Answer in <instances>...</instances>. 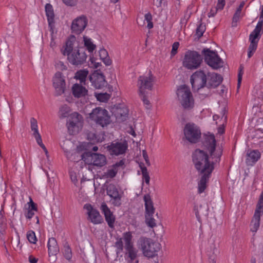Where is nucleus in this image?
<instances>
[{"label":"nucleus","instance_id":"8fccbe9b","mask_svg":"<svg viewBox=\"0 0 263 263\" xmlns=\"http://www.w3.org/2000/svg\"><path fill=\"white\" fill-rule=\"evenodd\" d=\"M55 68L57 70L65 71L67 69V66L65 63L62 61H57L55 64Z\"/></svg>","mask_w":263,"mask_h":263},{"label":"nucleus","instance_id":"680f3d73","mask_svg":"<svg viewBox=\"0 0 263 263\" xmlns=\"http://www.w3.org/2000/svg\"><path fill=\"white\" fill-rule=\"evenodd\" d=\"M217 9L215 10V9H211L210 12L208 14V17H213L216 13L217 12Z\"/></svg>","mask_w":263,"mask_h":263},{"label":"nucleus","instance_id":"4c0bfd02","mask_svg":"<svg viewBox=\"0 0 263 263\" xmlns=\"http://www.w3.org/2000/svg\"><path fill=\"white\" fill-rule=\"evenodd\" d=\"M47 246L49 253H55L58 251L57 240L53 237L49 238Z\"/></svg>","mask_w":263,"mask_h":263},{"label":"nucleus","instance_id":"0e129e2a","mask_svg":"<svg viewBox=\"0 0 263 263\" xmlns=\"http://www.w3.org/2000/svg\"><path fill=\"white\" fill-rule=\"evenodd\" d=\"M224 132V128L223 126H221L218 127V133L219 134H222Z\"/></svg>","mask_w":263,"mask_h":263},{"label":"nucleus","instance_id":"1a4fd4ad","mask_svg":"<svg viewBox=\"0 0 263 263\" xmlns=\"http://www.w3.org/2000/svg\"><path fill=\"white\" fill-rule=\"evenodd\" d=\"M262 22L258 21L255 29L251 33L249 36L250 44L248 48V57L250 58L255 52L258 41L260 38V32L262 29Z\"/></svg>","mask_w":263,"mask_h":263},{"label":"nucleus","instance_id":"de8ad7c7","mask_svg":"<svg viewBox=\"0 0 263 263\" xmlns=\"http://www.w3.org/2000/svg\"><path fill=\"white\" fill-rule=\"evenodd\" d=\"M27 239H28V241L30 243H35L36 241H37V239H36V236H35V234L32 231H29L27 233Z\"/></svg>","mask_w":263,"mask_h":263},{"label":"nucleus","instance_id":"39448f33","mask_svg":"<svg viewBox=\"0 0 263 263\" xmlns=\"http://www.w3.org/2000/svg\"><path fill=\"white\" fill-rule=\"evenodd\" d=\"M177 100L185 109H191L194 106L195 101L189 87L185 85L180 86L176 90Z\"/></svg>","mask_w":263,"mask_h":263},{"label":"nucleus","instance_id":"79ce46f5","mask_svg":"<svg viewBox=\"0 0 263 263\" xmlns=\"http://www.w3.org/2000/svg\"><path fill=\"white\" fill-rule=\"evenodd\" d=\"M245 2H243V1L241 2L239 7L237 8V9L233 16V23L234 22L236 23L239 21V20L240 17L241 12L242 8L243 7V6L245 5Z\"/></svg>","mask_w":263,"mask_h":263},{"label":"nucleus","instance_id":"49530a36","mask_svg":"<svg viewBox=\"0 0 263 263\" xmlns=\"http://www.w3.org/2000/svg\"><path fill=\"white\" fill-rule=\"evenodd\" d=\"M141 168L143 180L145 181L146 184L148 185L149 184L150 177L147 172V170L145 166H141Z\"/></svg>","mask_w":263,"mask_h":263},{"label":"nucleus","instance_id":"9b49d317","mask_svg":"<svg viewBox=\"0 0 263 263\" xmlns=\"http://www.w3.org/2000/svg\"><path fill=\"white\" fill-rule=\"evenodd\" d=\"M183 132L185 139L191 143H196L201 138L200 129L194 123L186 124Z\"/></svg>","mask_w":263,"mask_h":263},{"label":"nucleus","instance_id":"6ab92c4d","mask_svg":"<svg viewBox=\"0 0 263 263\" xmlns=\"http://www.w3.org/2000/svg\"><path fill=\"white\" fill-rule=\"evenodd\" d=\"M30 126L32 135L35 139L37 143L42 148L47 157L48 158L49 155L48 151L45 145L43 143L41 136L39 131L37 121L35 118H31L30 119Z\"/></svg>","mask_w":263,"mask_h":263},{"label":"nucleus","instance_id":"20e7f679","mask_svg":"<svg viewBox=\"0 0 263 263\" xmlns=\"http://www.w3.org/2000/svg\"><path fill=\"white\" fill-rule=\"evenodd\" d=\"M155 81L156 77L151 70L140 76L138 79L137 86L139 96L145 105V107L148 109L151 107L148 100L149 95L148 91L153 90Z\"/></svg>","mask_w":263,"mask_h":263},{"label":"nucleus","instance_id":"bf43d9fd","mask_svg":"<svg viewBox=\"0 0 263 263\" xmlns=\"http://www.w3.org/2000/svg\"><path fill=\"white\" fill-rule=\"evenodd\" d=\"M50 32H51V42L50 43V46L52 49H54L57 46V44L54 40V37L53 36L54 32L53 33H52V31H50Z\"/></svg>","mask_w":263,"mask_h":263},{"label":"nucleus","instance_id":"ea45409f","mask_svg":"<svg viewBox=\"0 0 263 263\" xmlns=\"http://www.w3.org/2000/svg\"><path fill=\"white\" fill-rule=\"evenodd\" d=\"M89 65L90 67L97 68L101 66V63L93 54L90 55Z\"/></svg>","mask_w":263,"mask_h":263},{"label":"nucleus","instance_id":"2eb2a0df","mask_svg":"<svg viewBox=\"0 0 263 263\" xmlns=\"http://www.w3.org/2000/svg\"><path fill=\"white\" fill-rule=\"evenodd\" d=\"M88 24V19L84 15H81L76 17L71 22L70 29L73 33L80 34L86 28Z\"/></svg>","mask_w":263,"mask_h":263},{"label":"nucleus","instance_id":"338daca9","mask_svg":"<svg viewBox=\"0 0 263 263\" xmlns=\"http://www.w3.org/2000/svg\"><path fill=\"white\" fill-rule=\"evenodd\" d=\"M29 261L31 263H36L37 261V259L35 257H29Z\"/></svg>","mask_w":263,"mask_h":263},{"label":"nucleus","instance_id":"603ef678","mask_svg":"<svg viewBox=\"0 0 263 263\" xmlns=\"http://www.w3.org/2000/svg\"><path fill=\"white\" fill-rule=\"evenodd\" d=\"M179 47V42H176L173 43V44L172 45V51L171 52L172 57H173L175 54H176V53H177V50H178Z\"/></svg>","mask_w":263,"mask_h":263},{"label":"nucleus","instance_id":"4d7b16f0","mask_svg":"<svg viewBox=\"0 0 263 263\" xmlns=\"http://www.w3.org/2000/svg\"><path fill=\"white\" fill-rule=\"evenodd\" d=\"M142 156L145 161V163L147 166H149L151 165V163L149 160L148 156L147 154V152L145 150L142 151Z\"/></svg>","mask_w":263,"mask_h":263},{"label":"nucleus","instance_id":"09e8293b","mask_svg":"<svg viewBox=\"0 0 263 263\" xmlns=\"http://www.w3.org/2000/svg\"><path fill=\"white\" fill-rule=\"evenodd\" d=\"M144 20L147 23V27L148 29H152L153 27V23L152 22V16L151 13H147L144 15Z\"/></svg>","mask_w":263,"mask_h":263},{"label":"nucleus","instance_id":"58836bf2","mask_svg":"<svg viewBox=\"0 0 263 263\" xmlns=\"http://www.w3.org/2000/svg\"><path fill=\"white\" fill-rule=\"evenodd\" d=\"M62 253L64 257L68 261L71 260L72 257V251L70 246L68 244H65L64 246Z\"/></svg>","mask_w":263,"mask_h":263},{"label":"nucleus","instance_id":"6e6d98bb","mask_svg":"<svg viewBox=\"0 0 263 263\" xmlns=\"http://www.w3.org/2000/svg\"><path fill=\"white\" fill-rule=\"evenodd\" d=\"M62 2L66 5L72 7L77 4L78 0H62Z\"/></svg>","mask_w":263,"mask_h":263},{"label":"nucleus","instance_id":"f257e3e1","mask_svg":"<svg viewBox=\"0 0 263 263\" xmlns=\"http://www.w3.org/2000/svg\"><path fill=\"white\" fill-rule=\"evenodd\" d=\"M203 146L204 150L196 149L193 155V162L195 168L201 175L198 184V191L203 193L214 169V164L219 162L222 154L221 146L216 145L215 136L208 133L204 136Z\"/></svg>","mask_w":263,"mask_h":263},{"label":"nucleus","instance_id":"69168bd1","mask_svg":"<svg viewBox=\"0 0 263 263\" xmlns=\"http://www.w3.org/2000/svg\"><path fill=\"white\" fill-rule=\"evenodd\" d=\"M11 209L13 210V214H14V212L16 210V203L15 201H14L11 205Z\"/></svg>","mask_w":263,"mask_h":263},{"label":"nucleus","instance_id":"a19ab883","mask_svg":"<svg viewBox=\"0 0 263 263\" xmlns=\"http://www.w3.org/2000/svg\"><path fill=\"white\" fill-rule=\"evenodd\" d=\"M70 111V107L67 105L62 106L59 111V116L60 118H64L67 116Z\"/></svg>","mask_w":263,"mask_h":263},{"label":"nucleus","instance_id":"9d476101","mask_svg":"<svg viewBox=\"0 0 263 263\" xmlns=\"http://www.w3.org/2000/svg\"><path fill=\"white\" fill-rule=\"evenodd\" d=\"M83 120L82 116L77 112H73L70 116L67 126L69 133L75 135L80 132L83 127Z\"/></svg>","mask_w":263,"mask_h":263},{"label":"nucleus","instance_id":"b1692460","mask_svg":"<svg viewBox=\"0 0 263 263\" xmlns=\"http://www.w3.org/2000/svg\"><path fill=\"white\" fill-rule=\"evenodd\" d=\"M193 210L198 221L199 222L201 221L202 217H206L208 215V208L205 204L195 203Z\"/></svg>","mask_w":263,"mask_h":263},{"label":"nucleus","instance_id":"f3484780","mask_svg":"<svg viewBox=\"0 0 263 263\" xmlns=\"http://www.w3.org/2000/svg\"><path fill=\"white\" fill-rule=\"evenodd\" d=\"M52 84L58 95L64 93L66 89V81L63 74L57 72L52 78Z\"/></svg>","mask_w":263,"mask_h":263},{"label":"nucleus","instance_id":"a211bd4d","mask_svg":"<svg viewBox=\"0 0 263 263\" xmlns=\"http://www.w3.org/2000/svg\"><path fill=\"white\" fill-rule=\"evenodd\" d=\"M89 79L91 85L96 89H101L107 85L105 76L98 70L90 74Z\"/></svg>","mask_w":263,"mask_h":263},{"label":"nucleus","instance_id":"f704fd0d","mask_svg":"<svg viewBox=\"0 0 263 263\" xmlns=\"http://www.w3.org/2000/svg\"><path fill=\"white\" fill-rule=\"evenodd\" d=\"M88 73L89 71L87 69H81L76 72L74 78L77 80H79L81 83H84Z\"/></svg>","mask_w":263,"mask_h":263},{"label":"nucleus","instance_id":"f03ea898","mask_svg":"<svg viewBox=\"0 0 263 263\" xmlns=\"http://www.w3.org/2000/svg\"><path fill=\"white\" fill-rule=\"evenodd\" d=\"M61 146L66 156L70 161H78L79 158H81L88 165H92L99 168L105 166L107 163L106 158L103 154L85 152L80 155L81 152L88 149V144L85 142L80 143L74 152H71V151L62 145Z\"/></svg>","mask_w":263,"mask_h":263},{"label":"nucleus","instance_id":"4be33fe9","mask_svg":"<svg viewBox=\"0 0 263 263\" xmlns=\"http://www.w3.org/2000/svg\"><path fill=\"white\" fill-rule=\"evenodd\" d=\"M107 195L111 198L112 204L115 206L121 205V196L119 194L117 189L114 185L110 184L107 189Z\"/></svg>","mask_w":263,"mask_h":263},{"label":"nucleus","instance_id":"a878e982","mask_svg":"<svg viewBox=\"0 0 263 263\" xmlns=\"http://www.w3.org/2000/svg\"><path fill=\"white\" fill-rule=\"evenodd\" d=\"M71 91L73 96L77 98L84 97L88 94L87 89L82 85L78 83L74 84L72 85Z\"/></svg>","mask_w":263,"mask_h":263},{"label":"nucleus","instance_id":"7ed1b4c3","mask_svg":"<svg viewBox=\"0 0 263 263\" xmlns=\"http://www.w3.org/2000/svg\"><path fill=\"white\" fill-rule=\"evenodd\" d=\"M61 54L67 57L68 62L73 65H79L84 63L87 55L80 46L79 41L73 35H70L60 48Z\"/></svg>","mask_w":263,"mask_h":263},{"label":"nucleus","instance_id":"72a5a7b5","mask_svg":"<svg viewBox=\"0 0 263 263\" xmlns=\"http://www.w3.org/2000/svg\"><path fill=\"white\" fill-rule=\"evenodd\" d=\"M83 39L84 46L88 52L92 53L96 49V45L94 44L93 41L90 37L85 35L83 36Z\"/></svg>","mask_w":263,"mask_h":263},{"label":"nucleus","instance_id":"473e14b6","mask_svg":"<svg viewBox=\"0 0 263 263\" xmlns=\"http://www.w3.org/2000/svg\"><path fill=\"white\" fill-rule=\"evenodd\" d=\"M100 59L106 66H110L112 64V61L110 58L108 51L104 48H101L99 50Z\"/></svg>","mask_w":263,"mask_h":263},{"label":"nucleus","instance_id":"6e6552de","mask_svg":"<svg viewBox=\"0 0 263 263\" xmlns=\"http://www.w3.org/2000/svg\"><path fill=\"white\" fill-rule=\"evenodd\" d=\"M202 61V57L197 52L189 50L185 53L182 65L187 69H195L200 66Z\"/></svg>","mask_w":263,"mask_h":263},{"label":"nucleus","instance_id":"5fc2aeb1","mask_svg":"<svg viewBox=\"0 0 263 263\" xmlns=\"http://www.w3.org/2000/svg\"><path fill=\"white\" fill-rule=\"evenodd\" d=\"M256 209L263 210V191L261 192Z\"/></svg>","mask_w":263,"mask_h":263},{"label":"nucleus","instance_id":"aec40b11","mask_svg":"<svg viewBox=\"0 0 263 263\" xmlns=\"http://www.w3.org/2000/svg\"><path fill=\"white\" fill-rule=\"evenodd\" d=\"M84 209L86 211L88 219L93 224H97L101 223L103 219L100 214L99 211L95 209L91 204H86L84 206Z\"/></svg>","mask_w":263,"mask_h":263},{"label":"nucleus","instance_id":"0eeeda50","mask_svg":"<svg viewBox=\"0 0 263 263\" xmlns=\"http://www.w3.org/2000/svg\"><path fill=\"white\" fill-rule=\"evenodd\" d=\"M89 116L91 120L103 127L107 126L111 122L108 111L100 107L92 109Z\"/></svg>","mask_w":263,"mask_h":263},{"label":"nucleus","instance_id":"c85d7f7f","mask_svg":"<svg viewBox=\"0 0 263 263\" xmlns=\"http://www.w3.org/2000/svg\"><path fill=\"white\" fill-rule=\"evenodd\" d=\"M124 167V161L121 160L120 161L116 163L111 167L109 168L107 172L105 173L104 176L106 178H112L116 176L117 174L119 168L121 167L123 168Z\"/></svg>","mask_w":263,"mask_h":263},{"label":"nucleus","instance_id":"37998d69","mask_svg":"<svg viewBox=\"0 0 263 263\" xmlns=\"http://www.w3.org/2000/svg\"><path fill=\"white\" fill-rule=\"evenodd\" d=\"M95 97L97 100L101 102H107L110 98V95L108 93H95Z\"/></svg>","mask_w":263,"mask_h":263},{"label":"nucleus","instance_id":"ddd939ff","mask_svg":"<svg viewBox=\"0 0 263 263\" xmlns=\"http://www.w3.org/2000/svg\"><path fill=\"white\" fill-rule=\"evenodd\" d=\"M191 83L195 90L204 87L207 83V74L203 70H197L191 77Z\"/></svg>","mask_w":263,"mask_h":263},{"label":"nucleus","instance_id":"cd10ccee","mask_svg":"<svg viewBox=\"0 0 263 263\" xmlns=\"http://www.w3.org/2000/svg\"><path fill=\"white\" fill-rule=\"evenodd\" d=\"M222 81V78L220 74L214 72L207 73V82L210 87H217L220 85Z\"/></svg>","mask_w":263,"mask_h":263},{"label":"nucleus","instance_id":"c9c22d12","mask_svg":"<svg viewBox=\"0 0 263 263\" xmlns=\"http://www.w3.org/2000/svg\"><path fill=\"white\" fill-rule=\"evenodd\" d=\"M87 139L92 143H99L102 142L104 140V134L103 133L98 135L93 133H89L87 134Z\"/></svg>","mask_w":263,"mask_h":263},{"label":"nucleus","instance_id":"3c124183","mask_svg":"<svg viewBox=\"0 0 263 263\" xmlns=\"http://www.w3.org/2000/svg\"><path fill=\"white\" fill-rule=\"evenodd\" d=\"M205 30V26L203 24H200L196 29V34L198 37L202 36L203 33Z\"/></svg>","mask_w":263,"mask_h":263},{"label":"nucleus","instance_id":"c756f323","mask_svg":"<svg viewBox=\"0 0 263 263\" xmlns=\"http://www.w3.org/2000/svg\"><path fill=\"white\" fill-rule=\"evenodd\" d=\"M126 250L125 259L129 263H138L137 259L138 251L133 246L125 248Z\"/></svg>","mask_w":263,"mask_h":263},{"label":"nucleus","instance_id":"774afa93","mask_svg":"<svg viewBox=\"0 0 263 263\" xmlns=\"http://www.w3.org/2000/svg\"><path fill=\"white\" fill-rule=\"evenodd\" d=\"M131 135H132L134 137H136V134L133 128H130V131L128 132Z\"/></svg>","mask_w":263,"mask_h":263},{"label":"nucleus","instance_id":"dca6fc26","mask_svg":"<svg viewBox=\"0 0 263 263\" xmlns=\"http://www.w3.org/2000/svg\"><path fill=\"white\" fill-rule=\"evenodd\" d=\"M112 115L114 116L118 122H122L126 119L128 115V109L126 105L124 103H119L115 105L111 108Z\"/></svg>","mask_w":263,"mask_h":263},{"label":"nucleus","instance_id":"393cba45","mask_svg":"<svg viewBox=\"0 0 263 263\" xmlns=\"http://www.w3.org/2000/svg\"><path fill=\"white\" fill-rule=\"evenodd\" d=\"M46 15L47 18L50 31L53 32L54 29V14L52 5L47 4L45 6Z\"/></svg>","mask_w":263,"mask_h":263},{"label":"nucleus","instance_id":"4468645a","mask_svg":"<svg viewBox=\"0 0 263 263\" xmlns=\"http://www.w3.org/2000/svg\"><path fill=\"white\" fill-rule=\"evenodd\" d=\"M106 148L110 155H121L126 153L128 148V143L125 140L114 141L108 145Z\"/></svg>","mask_w":263,"mask_h":263},{"label":"nucleus","instance_id":"052dcab7","mask_svg":"<svg viewBox=\"0 0 263 263\" xmlns=\"http://www.w3.org/2000/svg\"><path fill=\"white\" fill-rule=\"evenodd\" d=\"M163 1L164 0H154V3L157 7H159L162 6Z\"/></svg>","mask_w":263,"mask_h":263},{"label":"nucleus","instance_id":"7c9ffc66","mask_svg":"<svg viewBox=\"0 0 263 263\" xmlns=\"http://www.w3.org/2000/svg\"><path fill=\"white\" fill-rule=\"evenodd\" d=\"M261 154L258 150H252L247 155L246 162L249 165H254L260 158Z\"/></svg>","mask_w":263,"mask_h":263},{"label":"nucleus","instance_id":"412c9836","mask_svg":"<svg viewBox=\"0 0 263 263\" xmlns=\"http://www.w3.org/2000/svg\"><path fill=\"white\" fill-rule=\"evenodd\" d=\"M263 214V210L256 209L250 224V231L254 235L257 232L260 227V217Z\"/></svg>","mask_w":263,"mask_h":263},{"label":"nucleus","instance_id":"13d9d810","mask_svg":"<svg viewBox=\"0 0 263 263\" xmlns=\"http://www.w3.org/2000/svg\"><path fill=\"white\" fill-rule=\"evenodd\" d=\"M225 5V0H218L216 6L217 10H222Z\"/></svg>","mask_w":263,"mask_h":263},{"label":"nucleus","instance_id":"5701e85b","mask_svg":"<svg viewBox=\"0 0 263 263\" xmlns=\"http://www.w3.org/2000/svg\"><path fill=\"white\" fill-rule=\"evenodd\" d=\"M101 210L104 215L105 220L108 226L111 228H114L116 218L113 213L105 203H103L101 204Z\"/></svg>","mask_w":263,"mask_h":263},{"label":"nucleus","instance_id":"e2e57ef3","mask_svg":"<svg viewBox=\"0 0 263 263\" xmlns=\"http://www.w3.org/2000/svg\"><path fill=\"white\" fill-rule=\"evenodd\" d=\"M260 14L259 21H261L262 26L263 25V5L260 7Z\"/></svg>","mask_w":263,"mask_h":263},{"label":"nucleus","instance_id":"864d4df0","mask_svg":"<svg viewBox=\"0 0 263 263\" xmlns=\"http://www.w3.org/2000/svg\"><path fill=\"white\" fill-rule=\"evenodd\" d=\"M256 209L263 210V191L261 192Z\"/></svg>","mask_w":263,"mask_h":263},{"label":"nucleus","instance_id":"bb28decb","mask_svg":"<svg viewBox=\"0 0 263 263\" xmlns=\"http://www.w3.org/2000/svg\"><path fill=\"white\" fill-rule=\"evenodd\" d=\"M25 216L27 219H31L37 211L36 204L33 201L32 198L29 197V201L28 202L25 207Z\"/></svg>","mask_w":263,"mask_h":263},{"label":"nucleus","instance_id":"2f4dec72","mask_svg":"<svg viewBox=\"0 0 263 263\" xmlns=\"http://www.w3.org/2000/svg\"><path fill=\"white\" fill-rule=\"evenodd\" d=\"M143 199L145 210V215H153L155 209L150 196L149 195H144Z\"/></svg>","mask_w":263,"mask_h":263},{"label":"nucleus","instance_id":"c03bdc74","mask_svg":"<svg viewBox=\"0 0 263 263\" xmlns=\"http://www.w3.org/2000/svg\"><path fill=\"white\" fill-rule=\"evenodd\" d=\"M145 223L148 227L153 228L156 226V221L153 217V215H145Z\"/></svg>","mask_w":263,"mask_h":263},{"label":"nucleus","instance_id":"a18cd8bd","mask_svg":"<svg viewBox=\"0 0 263 263\" xmlns=\"http://www.w3.org/2000/svg\"><path fill=\"white\" fill-rule=\"evenodd\" d=\"M117 254L121 253L123 249V243L122 238H118L115 243Z\"/></svg>","mask_w":263,"mask_h":263},{"label":"nucleus","instance_id":"423d86ee","mask_svg":"<svg viewBox=\"0 0 263 263\" xmlns=\"http://www.w3.org/2000/svg\"><path fill=\"white\" fill-rule=\"evenodd\" d=\"M143 255L147 257H154L157 256L160 250L161 244L157 241L145 237H141L138 241Z\"/></svg>","mask_w":263,"mask_h":263},{"label":"nucleus","instance_id":"f8f14e48","mask_svg":"<svg viewBox=\"0 0 263 263\" xmlns=\"http://www.w3.org/2000/svg\"><path fill=\"white\" fill-rule=\"evenodd\" d=\"M203 52L205 62L212 68L217 69L223 66V62L216 52L209 49H204Z\"/></svg>","mask_w":263,"mask_h":263},{"label":"nucleus","instance_id":"e433bc0d","mask_svg":"<svg viewBox=\"0 0 263 263\" xmlns=\"http://www.w3.org/2000/svg\"><path fill=\"white\" fill-rule=\"evenodd\" d=\"M122 240L124 241L125 243V248L128 247L133 246V232L130 231L125 232L122 234Z\"/></svg>","mask_w":263,"mask_h":263}]
</instances>
